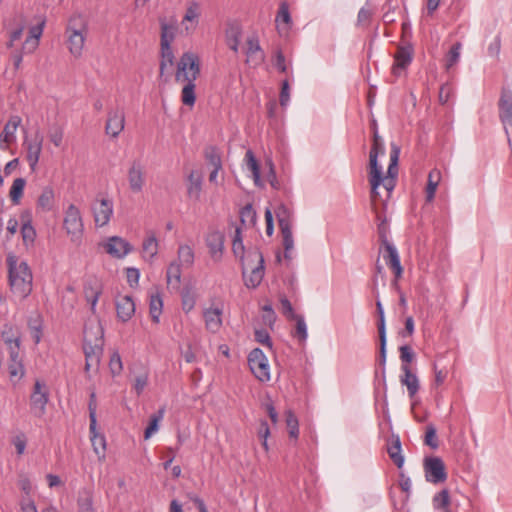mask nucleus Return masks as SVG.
Returning a JSON list of instances; mask_svg holds the SVG:
<instances>
[{
	"label": "nucleus",
	"instance_id": "1",
	"mask_svg": "<svg viewBox=\"0 0 512 512\" xmlns=\"http://www.w3.org/2000/svg\"><path fill=\"white\" fill-rule=\"evenodd\" d=\"M399 155L400 147L395 143H391L390 164L388 166L387 175H383L382 168L379 165V177L378 181L375 182V174L372 168H370L369 171V183L371 185V208L373 212L377 215L378 219L381 218V210L379 208L378 201H380L383 208H385L386 201L390 198L391 193L396 185V179L398 176Z\"/></svg>",
	"mask_w": 512,
	"mask_h": 512
},
{
	"label": "nucleus",
	"instance_id": "2",
	"mask_svg": "<svg viewBox=\"0 0 512 512\" xmlns=\"http://www.w3.org/2000/svg\"><path fill=\"white\" fill-rule=\"evenodd\" d=\"M200 74L199 58L192 52H185L177 62L175 80L186 82L181 92V101L184 105L192 107L196 101L195 80Z\"/></svg>",
	"mask_w": 512,
	"mask_h": 512
},
{
	"label": "nucleus",
	"instance_id": "3",
	"mask_svg": "<svg viewBox=\"0 0 512 512\" xmlns=\"http://www.w3.org/2000/svg\"><path fill=\"white\" fill-rule=\"evenodd\" d=\"M6 261L12 292L20 298L27 297L32 291L33 279L28 264L24 261H19L13 254H9Z\"/></svg>",
	"mask_w": 512,
	"mask_h": 512
},
{
	"label": "nucleus",
	"instance_id": "4",
	"mask_svg": "<svg viewBox=\"0 0 512 512\" xmlns=\"http://www.w3.org/2000/svg\"><path fill=\"white\" fill-rule=\"evenodd\" d=\"M264 257L258 248L247 251L242 263V277L247 288L255 289L264 277Z\"/></svg>",
	"mask_w": 512,
	"mask_h": 512
},
{
	"label": "nucleus",
	"instance_id": "5",
	"mask_svg": "<svg viewBox=\"0 0 512 512\" xmlns=\"http://www.w3.org/2000/svg\"><path fill=\"white\" fill-rule=\"evenodd\" d=\"M275 214L278 220L279 228L283 238L284 257L290 259L289 252L294 247V240L292 235L291 212L284 204H280L275 209Z\"/></svg>",
	"mask_w": 512,
	"mask_h": 512
},
{
	"label": "nucleus",
	"instance_id": "6",
	"mask_svg": "<svg viewBox=\"0 0 512 512\" xmlns=\"http://www.w3.org/2000/svg\"><path fill=\"white\" fill-rule=\"evenodd\" d=\"M63 227L72 242H81L84 225L80 210L74 204H70L65 212Z\"/></svg>",
	"mask_w": 512,
	"mask_h": 512
},
{
	"label": "nucleus",
	"instance_id": "7",
	"mask_svg": "<svg viewBox=\"0 0 512 512\" xmlns=\"http://www.w3.org/2000/svg\"><path fill=\"white\" fill-rule=\"evenodd\" d=\"M248 365L253 375L261 382L270 380L268 359L260 348L253 349L248 355Z\"/></svg>",
	"mask_w": 512,
	"mask_h": 512
},
{
	"label": "nucleus",
	"instance_id": "8",
	"mask_svg": "<svg viewBox=\"0 0 512 512\" xmlns=\"http://www.w3.org/2000/svg\"><path fill=\"white\" fill-rule=\"evenodd\" d=\"M49 401V390L46 384L36 380L30 396L31 412L36 417H42L46 412V405Z\"/></svg>",
	"mask_w": 512,
	"mask_h": 512
},
{
	"label": "nucleus",
	"instance_id": "9",
	"mask_svg": "<svg viewBox=\"0 0 512 512\" xmlns=\"http://www.w3.org/2000/svg\"><path fill=\"white\" fill-rule=\"evenodd\" d=\"M425 478L433 484L443 483L447 479L446 468L440 457H426L424 459Z\"/></svg>",
	"mask_w": 512,
	"mask_h": 512
},
{
	"label": "nucleus",
	"instance_id": "10",
	"mask_svg": "<svg viewBox=\"0 0 512 512\" xmlns=\"http://www.w3.org/2000/svg\"><path fill=\"white\" fill-rule=\"evenodd\" d=\"M376 310L378 314V335L380 342L379 349V366L381 367V373L383 379L385 378V364H386V326H385V316L384 310L382 307V303L378 297H376Z\"/></svg>",
	"mask_w": 512,
	"mask_h": 512
},
{
	"label": "nucleus",
	"instance_id": "11",
	"mask_svg": "<svg viewBox=\"0 0 512 512\" xmlns=\"http://www.w3.org/2000/svg\"><path fill=\"white\" fill-rule=\"evenodd\" d=\"M43 136L36 132L31 139L25 138L23 142L26 151V160L29 163L31 171H35L42 152Z\"/></svg>",
	"mask_w": 512,
	"mask_h": 512
},
{
	"label": "nucleus",
	"instance_id": "12",
	"mask_svg": "<svg viewBox=\"0 0 512 512\" xmlns=\"http://www.w3.org/2000/svg\"><path fill=\"white\" fill-rule=\"evenodd\" d=\"M498 108L499 118L504 127H512V90L506 86L501 88Z\"/></svg>",
	"mask_w": 512,
	"mask_h": 512
},
{
	"label": "nucleus",
	"instance_id": "13",
	"mask_svg": "<svg viewBox=\"0 0 512 512\" xmlns=\"http://www.w3.org/2000/svg\"><path fill=\"white\" fill-rule=\"evenodd\" d=\"M95 224L103 227L108 224L113 213V203L109 199L96 200L92 205Z\"/></svg>",
	"mask_w": 512,
	"mask_h": 512
},
{
	"label": "nucleus",
	"instance_id": "14",
	"mask_svg": "<svg viewBox=\"0 0 512 512\" xmlns=\"http://www.w3.org/2000/svg\"><path fill=\"white\" fill-rule=\"evenodd\" d=\"M125 126V115L123 110L115 109L108 112L105 125V132L112 138H117Z\"/></svg>",
	"mask_w": 512,
	"mask_h": 512
},
{
	"label": "nucleus",
	"instance_id": "15",
	"mask_svg": "<svg viewBox=\"0 0 512 512\" xmlns=\"http://www.w3.org/2000/svg\"><path fill=\"white\" fill-rule=\"evenodd\" d=\"M205 243L214 261H220L224 250V234L218 230L209 231Z\"/></svg>",
	"mask_w": 512,
	"mask_h": 512
},
{
	"label": "nucleus",
	"instance_id": "16",
	"mask_svg": "<svg viewBox=\"0 0 512 512\" xmlns=\"http://www.w3.org/2000/svg\"><path fill=\"white\" fill-rule=\"evenodd\" d=\"M128 182L132 192L139 193L145 184V171L140 161H133L128 170Z\"/></svg>",
	"mask_w": 512,
	"mask_h": 512
},
{
	"label": "nucleus",
	"instance_id": "17",
	"mask_svg": "<svg viewBox=\"0 0 512 512\" xmlns=\"http://www.w3.org/2000/svg\"><path fill=\"white\" fill-rule=\"evenodd\" d=\"M22 119L18 115L10 116L9 120L4 126L3 131L0 133V149L6 150L10 143L16 139L15 132L20 126Z\"/></svg>",
	"mask_w": 512,
	"mask_h": 512
},
{
	"label": "nucleus",
	"instance_id": "18",
	"mask_svg": "<svg viewBox=\"0 0 512 512\" xmlns=\"http://www.w3.org/2000/svg\"><path fill=\"white\" fill-rule=\"evenodd\" d=\"M104 248L108 254L116 258H122L132 250V246L126 240L118 236L109 238L104 244Z\"/></svg>",
	"mask_w": 512,
	"mask_h": 512
},
{
	"label": "nucleus",
	"instance_id": "19",
	"mask_svg": "<svg viewBox=\"0 0 512 512\" xmlns=\"http://www.w3.org/2000/svg\"><path fill=\"white\" fill-rule=\"evenodd\" d=\"M412 56V46H399L394 55L395 63L392 67V73L395 76H399L401 70L406 69L410 65L412 61Z\"/></svg>",
	"mask_w": 512,
	"mask_h": 512
},
{
	"label": "nucleus",
	"instance_id": "20",
	"mask_svg": "<svg viewBox=\"0 0 512 512\" xmlns=\"http://www.w3.org/2000/svg\"><path fill=\"white\" fill-rule=\"evenodd\" d=\"M83 344H104V331L99 322H91L85 325L83 331Z\"/></svg>",
	"mask_w": 512,
	"mask_h": 512
},
{
	"label": "nucleus",
	"instance_id": "21",
	"mask_svg": "<svg viewBox=\"0 0 512 512\" xmlns=\"http://www.w3.org/2000/svg\"><path fill=\"white\" fill-rule=\"evenodd\" d=\"M382 246L385 249V253L383 255L385 263L392 269L396 279H399L402 276L403 268L400 263L397 249L391 243H387L386 245Z\"/></svg>",
	"mask_w": 512,
	"mask_h": 512
},
{
	"label": "nucleus",
	"instance_id": "22",
	"mask_svg": "<svg viewBox=\"0 0 512 512\" xmlns=\"http://www.w3.org/2000/svg\"><path fill=\"white\" fill-rule=\"evenodd\" d=\"M21 236L25 246L33 245L36 238V230L32 225V216L29 210H25L21 213Z\"/></svg>",
	"mask_w": 512,
	"mask_h": 512
},
{
	"label": "nucleus",
	"instance_id": "23",
	"mask_svg": "<svg viewBox=\"0 0 512 512\" xmlns=\"http://www.w3.org/2000/svg\"><path fill=\"white\" fill-rule=\"evenodd\" d=\"M104 344H83L85 354V371L88 372L92 367H98L100 357L103 353Z\"/></svg>",
	"mask_w": 512,
	"mask_h": 512
},
{
	"label": "nucleus",
	"instance_id": "24",
	"mask_svg": "<svg viewBox=\"0 0 512 512\" xmlns=\"http://www.w3.org/2000/svg\"><path fill=\"white\" fill-rule=\"evenodd\" d=\"M384 154V146L379 137L377 131L374 132L373 135V144L369 154V168H372L374 172L375 182L378 181L379 177V163H378V155Z\"/></svg>",
	"mask_w": 512,
	"mask_h": 512
},
{
	"label": "nucleus",
	"instance_id": "25",
	"mask_svg": "<svg viewBox=\"0 0 512 512\" xmlns=\"http://www.w3.org/2000/svg\"><path fill=\"white\" fill-rule=\"evenodd\" d=\"M116 311L118 318L127 322L135 313V303L128 295L120 296L116 299Z\"/></svg>",
	"mask_w": 512,
	"mask_h": 512
},
{
	"label": "nucleus",
	"instance_id": "26",
	"mask_svg": "<svg viewBox=\"0 0 512 512\" xmlns=\"http://www.w3.org/2000/svg\"><path fill=\"white\" fill-rule=\"evenodd\" d=\"M247 59L248 64H252L254 67L261 65L265 59L264 52L262 51L259 41L256 37H250L247 40Z\"/></svg>",
	"mask_w": 512,
	"mask_h": 512
},
{
	"label": "nucleus",
	"instance_id": "27",
	"mask_svg": "<svg viewBox=\"0 0 512 512\" xmlns=\"http://www.w3.org/2000/svg\"><path fill=\"white\" fill-rule=\"evenodd\" d=\"M45 25V20H42L38 25L33 26L29 30V36L26 38L25 42L22 45V49L26 53H33L38 45L40 37L43 33Z\"/></svg>",
	"mask_w": 512,
	"mask_h": 512
},
{
	"label": "nucleus",
	"instance_id": "28",
	"mask_svg": "<svg viewBox=\"0 0 512 512\" xmlns=\"http://www.w3.org/2000/svg\"><path fill=\"white\" fill-rule=\"evenodd\" d=\"M401 370L403 375L400 377V382L407 387L409 397L413 398L419 390L418 378L412 373L409 365L402 364Z\"/></svg>",
	"mask_w": 512,
	"mask_h": 512
},
{
	"label": "nucleus",
	"instance_id": "29",
	"mask_svg": "<svg viewBox=\"0 0 512 512\" xmlns=\"http://www.w3.org/2000/svg\"><path fill=\"white\" fill-rule=\"evenodd\" d=\"M387 453L393 463L401 468L404 464V456L401 453V441L398 435L392 434L387 444Z\"/></svg>",
	"mask_w": 512,
	"mask_h": 512
},
{
	"label": "nucleus",
	"instance_id": "30",
	"mask_svg": "<svg viewBox=\"0 0 512 512\" xmlns=\"http://www.w3.org/2000/svg\"><path fill=\"white\" fill-rule=\"evenodd\" d=\"M222 310L219 308L206 309L203 313L206 329L216 333L222 326Z\"/></svg>",
	"mask_w": 512,
	"mask_h": 512
},
{
	"label": "nucleus",
	"instance_id": "31",
	"mask_svg": "<svg viewBox=\"0 0 512 512\" xmlns=\"http://www.w3.org/2000/svg\"><path fill=\"white\" fill-rule=\"evenodd\" d=\"M70 53L78 58L82 55L87 33L66 34Z\"/></svg>",
	"mask_w": 512,
	"mask_h": 512
},
{
	"label": "nucleus",
	"instance_id": "32",
	"mask_svg": "<svg viewBox=\"0 0 512 512\" xmlns=\"http://www.w3.org/2000/svg\"><path fill=\"white\" fill-rule=\"evenodd\" d=\"M88 23L84 16L73 14L67 23L65 34L87 33Z\"/></svg>",
	"mask_w": 512,
	"mask_h": 512
},
{
	"label": "nucleus",
	"instance_id": "33",
	"mask_svg": "<svg viewBox=\"0 0 512 512\" xmlns=\"http://www.w3.org/2000/svg\"><path fill=\"white\" fill-rule=\"evenodd\" d=\"M54 203L55 195L53 188L51 186L44 187L37 199V209L48 212L52 210Z\"/></svg>",
	"mask_w": 512,
	"mask_h": 512
},
{
	"label": "nucleus",
	"instance_id": "34",
	"mask_svg": "<svg viewBox=\"0 0 512 512\" xmlns=\"http://www.w3.org/2000/svg\"><path fill=\"white\" fill-rule=\"evenodd\" d=\"M202 175L196 171H192L188 176L187 194L190 198L199 200L202 190Z\"/></svg>",
	"mask_w": 512,
	"mask_h": 512
},
{
	"label": "nucleus",
	"instance_id": "35",
	"mask_svg": "<svg viewBox=\"0 0 512 512\" xmlns=\"http://www.w3.org/2000/svg\"><path fill=\"white\" fill-rule=\"evenodd\" d=\"M241 34V27L238 24L230 25L226 31L227 44L234 52H238Z\"/></svg>",
	"mask_w": 512,
	"mask_h": 512
},
{
	"label": "nucleus",
	"instance_id": "36",
	"mask_svg": "<svg viewBox=\"0 0 512 512\" xmlns=\"http://www.w3.org/2000/svg\"><path fill=\"white\" fill-rule=\"evenodd\" d=\"M91 442L94 452L98 455L99 460H104L106 455V439L103 434H100L95 429L94 432H90Z\"/></svg>",
	"mask_w": 512,
	"mask_h": 512
},
{
	"label": "nucleus",
	"instance_id": "37",
	"mask_svg": "<svg viewBox=\"0 0 512 512\" xmlns=\"http://www.w3.org/2000/svg\"><path fill=\"white\" fill-rule=\"evenodd\" d=\"M175 37V27L173 25H169L165 22L161 23V37H160V46L161 49H172L171 43L173 42Z\"/></svg>",
	"mask_w": 512,
	"mask_h": 512
},
{
	"label": "nucleus",
	"instance_id": "38",
	"mask_svg": "<svg viewBox=\"0 0 512 512\" xmlns=\"http://www.w3.org/2000/svg\"><path fill=\"white\" fill-rule=\"evenodd\" d=\"M167 284L168 286H172L175 289L180 287L181 282V268L180 264L176 262H172L166 272Z\"/></svg>",
	"mask_w": 512,
	"mask_h": 512
},
{
	"label": "nucleus",
	"instance_id": "39",
	"mask_svg": "<svg viewBox=\"0 0 512 512\" xmlns=\"http://www.w3.org/2000/svg\"><path fill=\"white\" fill-rule=\"evenodd\" d=\"M441 177L438 169H433L428 175V182L426 186V201L431 202L435 197V192Z\"/></svg>",
	"mask_w": 512,
	"mask_h": 512
},
{
	"label": "nucleus",
	"instance_id": "40",
	"mask_svg": "<svg viewBox=\"0 0 512 512\" xmlns=\"http://www.w3.org/2000/svg\"><path fill=\"white\" fill-rule=\"evenodd\" d=\"M101 294L100 287L97 285V281H89L84 286V295L88 302L91 304V309L94 310L98 298Z\"/></svg>",
	"mask_w": 512,
	"mask_h": 512
},
{
	"label": "nucleus",
	"instance_id": "41",
	"mask_svg": "<svg viewBox=\"0 0 512 512\" xmlns=\"http://www.w3.org/2000/svg\"><path fill=\"white\" fill-rule=\"evenodd\" d=\"M204 157L209 165L216 167V169H222L221 153L216 146L210 145L205 147Z\"/></svg>",
	"mask_w": 512,
	"mask_h": 512
},
{
	"label": "nucleus",
	"instance_id": "42",
	"mask_svg": "<svg viewBox=\"0 0 512 512\" xmlns=\"http://www.w3.org/2000/svg\"><path fill=\"white\" fill-rule=\"evenodd\" d=\"M26 180L24 178H16L9 191V197L14 205L20 204L23 197Z\"/></svg>",
	"mask_w": 512,
	"mask_h": 512
},
{
	"label": "nucleus",
	"instance_id": "43",
	"mask_svg": "<svg viewBox=\"0 0 512 512\" xmlns=\"http://www.w3.org/2000/svg\"><path fill=\"white\" fill-rule=\"evenodd\" d=\"M163 301L159 293L150 295L149 313L154 323H159L162 313Z\"/></svg>",
	"mask_w": 512,
	"mask_h": 512
},
{
	"label": "nucleus",
	"instance_id": "44",
	"mask_svg": "<svg viewBox=\"0 0 512 512\" xmlns=\"http://www.w3.org/2000/svg\"><path fill=\"white\" fill-rule=\"evenodd\" d=\"M245 160L248 168L251 170L253 175V180L255 185L262 186L261 176H260V167L257 159L254 156V153L251 150H248L245 154Z\"/></svg>",
	"mask_w": 512,
	"mask_h": 512
},
{
	"label": "nucleus",
	"instance_id": "45",
	"mask_svg": "<svg viewBox=\"0 0 512 512\" xmlns=\"http://www.w3.org/2000/svg\"><path fill=\"white\" fill-rule=\"evenodd\" d=\"M240 221L244 226L253 227L257 221L256 211L253 209L252 204H246L240 210Z\"/></svg>",
	"mask_w": 512,
	"mask_h": 512
},
{
	"label": "nucleus",
	"instance_id": "46",
	"mask_svg": "<svg viewBox=\"0 0 512 512\" xmlns=\"http://www.w3.org/2000/svg\"><path fill=\"white\" fill-rule=\"evenodd\" d=\"M143 253L148 260H152L158 252V241L154 233H151L144 241L142 245Z\"/></svg>",
	"mask_w": 512,
	"mask_h": 512
},
{
	"label": "nucleus",
	"instance_id": "47",
	"mask_svg": "<svg viewBox=\"0 0 512 512\" xmlns=\"http://www.w3.org/2000/svg\"><path fill=\"white\" fill-rule=\"evenodd\" d=\"M433 504L436 509L443 510L444 512H451L449 491L447 489H443L437 493L433 498Z\"/></svg>",
	"mask_w": 512,
	"mask_h": 512
},
{
	"label": "nucleus",
	"instance_id": "48",
	"mask_svg": "<svg viewBox=\"0 0 512 512\" xmlns=\"http://www.w3.org/2000/svg\"><path fill=\"white\" fill-rule=\"evenodd\" d=\"M164 416V408L159 409L156 413L151 415L148 427L145 429L144 438L149 439L153 433L158 430L159 422Z\"/></svg>",
	"mask_w": 512,
	"mask_h": 512
},
{
	"label": "nucleus",
	"instance_id": "49",
	"mask_svg": "<svg viewBox=\"0 0 512 512\" xmlns=\"http://www.w3.org/2000/svg\"><path fill=\"white\" fill-rule=\"evenodd\" d=\"M178 260L180 265L192 266L194 263V252L189 245H180L178 248Z\"/></svg>",
	"mask_w": 512,
	"mask_h": 512
},
{
	"label": "nucleus",
	"instance_id": "50",
	"mask_svg": "<svg viewBox=\"0 0 512 512\" xmlns=\"http://www.w3.org/2000/svg\"><path fill=\"white\" fill-rule=\"evenodd\" d=\"M161 60H160V77H162L167 68H170L174 65V54L172 49H161Z\"/></svg>",
	"mask_w": 512,
	"mask_h": 512
},
{
	"label": "nucleus",
	"instance_id": "51",
	"mask_svg": "<svg viewBox=\"0 0 512 512\" xmlns=\"http://www.w3.org/2000/svg\"><path fill=\"white\" fill-rule=\"evenodd\" d=\"M182 309L189 313L195 306L196 298L191 288H184L181 292Z\"/></svg>",
	"mask_w": 512,
	"mask_h": 512
},
{
	"label": "nucleus",
	"instance_id": "52",
	"mask_svg": "<svg viewBox=\"0 0 512 512\" xmlns=\"http://www.w3.org/2000/svg\"><path fill=\"white\" fill-rule=\"evenodd\" d=\"M375 216H376V220L378 221L377 232H378L380 243H381V245H386L387 243H390L388 241L389 227H388V224H387V219L383 215L382 212H381V218L380 219L377 218L376 214H375Z\"/></svg>",
	"mask_w": 512,
	"mask_h": 512
},
{
	"label": "nucleus",
	"instance_id": "53",
	"mask_svg": "<svg viewBox=\"0 0 512 512\" xmlns=\"http://www.w3.org/2000/svg\"><path fill=\"white\" fill-rule=\"evenodd\" d=\"M8 373L12 381H19L25 374L23 361L9 362Z\"/></svg>",
	"mask_w": 512,
	"mask_h": 512
},
{
	"label": "nucleus",
	"instance_id": "54",
	"mask_svg": "<svg viewBox=\"0 0 512 512\" xmlns=\"http://www.w3.org/2000/svg\"><path fill=\"white\" fill-rule=\"evenodd\" d=\"M14 24L17 26L14 31L11 32L10 38L12 41H17L21 38L22 33L26 26V19L23 14H16L13 18Z\"/></svg>",
	"mask_w": 512,
	"mask_h": 512
},
{
	"label": "nucleus",
	"instance_id": "55",
	"mask_svg": "<svg viewBox=\"0 0 512 512\" xmlns=\"http://www.w3.org/2000/svg\"><path fill=\"white\" fill-rule=\"evenodd\" d=\"M291 320L296 321V327L294 332V337L298 338V340L303 343L307 339V327L304 320V317L301 315H297L296 318H292Z\"/></svg>",
	"mask_w": 512,
	"mask_h": 512
},
{
	"label": "nucleus",
	"instance_id": "56",
	"mask_svg": "<svg viewBox=\"0 0 512 512\" xmlns=\"http://www.w3.org/2000/svg\"><path fill=\"white\" fill-rule=\"evenodd\" d=\"M88 409H89V419H90L89 431L94 432L95 427L97 426V419H96L97 402H96V394L94 392H92L90 394Z\"/></svg>",
	"mask_w": 512,
	"mask_h": 512
},
{
	"label": "nucleus",
	"instance_id": "57",
	"mask_svg": "<svg viewBox=\"0 0 512 512\" xmlns=\"http://www.w3.org/2000/svg\"><path fill=\"white\" fill-rule=\"evenodd\" d=\"M48 137L56 147H60L64 137L63 128L57 124L51 126L48 131Z\"/></svg>",
	"mask_w": 512,
	"mask_h": 512
},
{
	"label": "nucleus",
	"instance_id": "58",
	"mask_svg": "<svg viewBox=\"0 0 512 512\" xmlns=\"http://www.w3.org/2000/svg\"><path fill=\"white\" fill-rule=\"evenodd\" d=\"M283 22L287 26H290L292 23V18L289 12V5L286 1H283L279 5V10L276 16V22Z\"/></svg>",
	"mask_w": 512,
	"mask_h": 512
},
{
	"label": "nucleus",
	"instance_id": "59",
	"mask_svg": "<svg viewBox=\"0 0 512 512\" xmlns=\"http://www.w3.org/2000/svg\"><path fill=\"white\" fill-rule=\"evenodd\" d=\"M286 424L289 429L290 437L297 438L299 434L298 419L290 410L286 412Z\"/></svg>",
	"mask_w": 512,
	"mask_h": 512
},
{
	"label": "nucleus",
	"instance_id": "60",
	"mask_svg": "<svg viewBox=\"0 0 512 512\" xmlns=\"http://www.w3.org/2000/svg\"><path fill=\"white\" fill-rule=\"evenodd\" d=\"M460 49H461V43L457 42L455 43L450 51L447 54L446 58V68L450 69L452 66H454L460 57Z\"/></svg>",
	"mask_w": 512,
	"mask_h": 512
},
{
	"label": "nucleus",
	"instance_id": "61",
	"mask_svg": "<svg viewBox=\"0 0 512 512\" xmlns=\"http://www.w3.org/2000/svg\"><path fill=\"white\" fill-rule=\"evenodd\" d=\"M425 444L430 446L432 449H436L439 446L437 435H436V428L433 424H429L426 427V434H425Z\"/></svg>",
	"mask_w": 512,
	"mask_h": 512
},
{
	"label": "nucleus",
	"instance_id": "62",
	"mask_svg": "<svg viewBox=\"0 0 512 512\" xmlns=\"http://www.w3.org/2000/svg\"><path fill=\"white\" fill-rule=\"evenodd\" d=\"M109 368L111 370V373L113 375H118L123 369L121 356L117 351H114L111 354L110 361H109Z\"/></svg>",
	"mask_w": 512,
	"mask_h": 512
},
{
	"label": "nucleus",
	"instance_id": "63",
	"mask_svg": "<svg viewBox=\"0 0 512 512\" xmlns=\"http://www.w3.org/2000/svg\"><path fill=\"white\" fill-rule=\"evenodd\" d=\"M402 364L409 365L415 357V353L409 345H403L399 348Z\"/></svg>",
	"mask_w": 512,
	"mask_h": 512
},
{
	"label": "nucleus",
	"instance_id": "64",
	"mask_svg": "<svg viewBox=\"0 0 512 512\" xmlns=\"http://www.w3.org/2000/svg\"><path fill=\"white\" fill-rule=\"evenodd\" d=\"M148 383V374L147 373H141L138 376H136L133 384V388L136 392V394L139 396L144 391L145 387Z\"/></svg>",
	"mask_w": 512,
	"mask_h": 512
}]
</instances>
